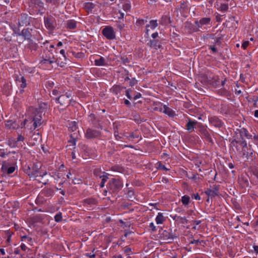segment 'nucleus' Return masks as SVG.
<instances>
[{"mask_svg":"<svg viewBox=\"0 0 258 258\" xmlns=\"http://www.w3.org/2000/svg\"><path fill=\"white\" fill-rule=\"evenodd\" d=\"M42 122V112L40 109H37L34 111V115L29 119H25L21 122V125L22 128L26 126V127L29 130L33 131L37 127H40Z\"/></svg>","mask_w":258,"mask_h":258,"instance_id":"obj_1","label":"nucleus"},{"mask_svg":"<svg viewBox=\"0 0 258 258\" xmlns=\"http://www.w3.org/2000/svg\"><path fill=\"white\" fill-rule=\"evenodd\" d=\"M234 142L241 146V153L243 158H245L247 160L252 159L254 156L253 151L251 149H248L247 143L245 140L242 139V140L239 141L234 140L232 143L234 144Z\"/></svg>","mask_w":258,"mask_h":258,"instance_id":"obj_2","label":"nucleus"},{"mask_svg":"<svg viewBox=\"0 0 258 258\" xmlns=\"http://www.w3.org/2000/svg\"><path fill=\"white\" fill-rule=\"evenodd\" d=\"M54 194V191L53 189L48 187L43 188L40 194L38 195L36 201L39 203L43 204L45 203L47 199L45 197L50 199L53 197Z\"/></svg>","mask_w":258,"mask_h":258,"instance_id":"obj_3","label":"nucleus"},{"mask_svg":"<svg viewBox=\"0 0 258 258\" xmlns=\"http://www.w3.org/2000/svg\"><path fill=\"white\" fill-rule=\"evenodd\" d=\"M42 58V59L41 61V63L43 64L48 63L51 64L56 62V59L51 52V50L47 49L44 50Z\"/></svg>","mask_w":258,"mask_h":258,"instance_id":"obj_4","label":"nucleus"},{"mask_svg":"<svg viewBox=\"0 0 258 258\" xmlns=\"http://www.w3.org/2000/svg\"><path fill=\"white\" fill-rule=\"evenodd\" d=\"M45 27L49 31H53L56 26L55 18L51 15L45 16L44 17Z\"/></svg>","mask_w":258,"mask_h":258,"instance_id":"obj_5","label":"nucleus"},{"mask_svg":"<svg viewBox=\"0 0 258 258\" xmlns=\"http://www.w3.org/2000/svg\"><path fill=\"white\" fill-rule=\"evenodd\" d=\"M176 235L171 229L165 230L161 234V238L166 241L167 243H171L173 241Z\"/></svg>","mask_w":258,"mask_h":258,"instance_id":"obj_6","label":"nucleus"},{"mask_svg":"<svg viewBox=\"0 0 258 258\" xmlns=\"http://www.w3.org/2000/svg\"><path fill=\"white\" fill-rule=\"evenodd\" d=\"M108 188L112 192H117L121 189L122 187V182L118 179L112 178L109 180Z\"/></svg>","mask_w":258,"mask_h":258,"instance_id":"obj_7","label":"nucleus"},{"mask_svg":"<svg viewBox=\"0 0 258 258\" xmlns=\"http://www.w3.org/2000/svg\"><path fill=\"white\" fill-rule=\"evenodd\" d=\"M71 94L70 93H66L65 94L60 95L55 99V101L63 106H68L71 101L70 98Z\"/></svg>","mask_w":258,"mask_h":258,"instance_id":"obj_8","label":"nucleus"},{"mask_svg":"<svg viewBox=\"0 0 258 258\" xmlns=\"http://www.w3.org/2000/svg\"><path fill=\"white\" fill-rule=\"evenodd\" d=\"M41 167V165L40 163H34L32 166L31 167L32 170V173L34 174V179H36V178L38 176H41L43 177L44 175L47 174V172L45 171L43 172L42 174H41L40 172V168Z\"/></svg>","mask_w":258,"mask_h":258,"instance_id":"obj_9","label":"nucleus"},{"mask_svg":"<svg viewBox=\"0 0 258 258\" xmlns=\"http://www.w3.org/2000/svg\"><path fill=\"white\" fill-rule=\"evenodd\" d=\"M101 132L91 128H88L86 130L85 133V137L87 139H93L100 137L101 136Z\"/></svg>","mask_w":258,"mask_h":258,"instance_id":"obj_10","label":"nucleus"},{"mask_svg":"<svg viewBox=\"0 0 258 258\" xmlns=\"http://www.w3.org/2000/svg\"><path fill=\"white\" fill-rule=\"evenodd\" d=\"M102 33L108 39L112 40L115 38L114 30L111 27L107 26L105 27L102 30Z\"/></svg>","mask_w":258,"mask_h":258,"instance_id":"obj_11","label":"nucleus"},{"mask_svg":"<svg viewBox=\"0 0 258 258\" xmlns=\"http://www.w3.org/2000/svg\"><path fill=\"white\" fill-rule=\"evenodd\" d=\"M198 127L200 128L199 131L200 133L204 137V139L209 143L213 144V140L207 130L201 123L198 125Z\"/></svg>","mask_w":258,"mask_h":258,"instance_id":"obj_12","label":"nucleus"},{"mask_svg":"<svg viewBox=\"0 0 258 258\" xmlns=\"http://www.w3.org/2000/svg\"><path fill=\"white\" fill-rule=\"evenodd\" d=\"M209 121L211 124L216 127L220 128L224 124V122L219 117L216 116L209 117Z\"/></svg>","mask_w":258,"mask_h":258,"instance_id":"obj_13","label":"nucleus"},{"mask_svg":"<svg viewBox=\"0 0 258 258\" xmlns=\"http://www.w3.org/2000/svg\"><path fill=\"white\" fill-rule=\"evenodd\" d=\"M9 163L7 161H3L2 162V171L3 173H6L8 174H10L14 172L16 169L15 166H11L8 167Z\"/></svg>","mask_w":258,"mask_h":258,"instance_id":"obj_14","label":"nucleus"},{"mask_svg":"<svg viewBox=\"0 0 258 258\" xmlns=\"http://www.w3.org/2000/svg\"><path fill=\"white\" fill-rule=\"evenodd\" d=\"M205 193L209 197H215L217 196L219 194V186L214 185L211 186V188H208L206 191Z\"/></svg>","mask_w":258,"mask_h":258,"instance_id":"obj_15","label":"nucleus"},{"mask_svg":"<svg viewBox=\"0 0 258 258\" xmlns=\"http://www.w3.org/2000/svg\"><path fill=\"white\" fill-rule=\"evenodd\" d=\"M159 111L167 114L170 117H173L175 114V112L166 105L161 104V107L159 109Z\"/></svg>","mask_w":258,"mask_h":258,"instance_id":"obj_16","label":"nucleus"},{"mask_svg":"<svg viewBox=\"0 0 258 258\" xmlns=\"http://www.w3.org/2000/svg\"><path fill=\"white\" fill-rule=\"evenodd\" d=\"M200 123H198L197 121H193L190 119H189L187 123L186 124V129L189 132L191 133L194 131L195 127H196V125H198Z\"/></svg>","mask_w":258,"mask_h":258,"instance_id":"obj_17","label":"nucleus"},{"mask_svg":"<svg viewBox=\"0 0 258 258\" xmlns=\"http://www.w3.org/2000/svg\"><path fill=\"white\" fill-rule=\"evenodd\" d=\"M16 83L19 85L20 88H24L27 86L26 80L24 76L20 75L16 79Z\"/></svg>","mask_w":258,"mask_h":258,"instance_id":"obj_18","label":"nucleus"},{"mask_svg":"<svg viewBox=\"0 0 258 258\" xmlns=\"http://www.w3.org/2000/svg\"><path fill=\"white\" fill-rule=\"evenodd\" d=\"M210 22L211 19L210 18L206 17L202 18L199 21H196L195 24L199 28H201L204 25L210 24Z\"/></svg>","mask_w":258,"mask_h":258,"instance_id":"obj_19","label":"nucleus"},{"mask_svg":"<svg viewBox=\"0 0 258 258\" xmlns=\"http://www.w3.org/2000/svg\"><path fill=\"white\" fill-rule=\"evenodd\" d=\"M5 125L9 129H17L19 126L18 123H17L15 121H13L12 120H7Z\"/></svg>","mask_w":258,"mask_h":258,"instance_id":"obj_20","label":"nucleus"},{"mask_svg":"<svg viewBox=\"0 0 258 258\" xmlns=\"http://www.w3.org/2000/svg\"><path fill=\"white\" fill-rule=\"evenodd\" d=\"M94 64L96 66H107L105 59L102 56H100L98 59H96L94 60Z\"/></svg>","mask_w":258,"mask_h":258,"instance_id":"obj_21","label":"nucleus"},{"mask_svg":"<svg viewBox=\"0 0 258 258\" xmlns=\"http://www.w3.org/2000/svg\"><path fill=\"white\" fill-rule=\"evenodd\" d=\"M148 45L150 47H153L155 49L159 48L161 47V45L158 40H150L148 43Z\"/></svg>","mask_w":258,"mask_h":258,"instance_id":"obj_22","label":"nucleus"},{"mask_svg":"<svg viewBox=\"0 0 258 258\" xmlns=\"http://www.w3.org/2000/svg\"><path fill=\"white\" fill-rule=\"evenodd\" d=\"M19 36H23L25 39H30L31 37L30 32L28 29H24L22 32L19 34Z\"/></svg>","mask_w":258,"mask_h":258,"instance_id":"obj_23","label":"nucleus"},{"mask_svg":"<svg viewBox=\"0 0 258 258\" xmlns=\"http://www.w3.org/2000/svg\"><path fill=\"white\" fill-rule=\"evenodd\" d=\"M85 205H89L90 207L97 204V201L94 198H88L84 201Z\"/></svg>","mask_w":258,"mask_h":258,"instance_id":"obj_24","label":"nucleus"},{"mask_svg":"<svg viewBox=\"0 0 258 258\" xmlns=\"http://www.w3.org/2000/svg\"><path fill=\"white\" fill-rule=\"evenodd\" d=\"M158 26V23L157 20H151L150 21V24L146 25V33L148 34L150 27L152 29H154Z\"/></svg>","mask_w":258,"mask_h":258,"instance_id":"obj_25","label":"nucleus"},{"mask_svg":"<svg viewBox=\"0 0 258 258\" xmlns=\"http://www.w3.org/2000/svg\"><path fill=\"white\" fill-rule=\"evenodd\" d=\"M155 220L157 224H161L166 220V218L163 216L162 213H159L156 216Z\"/></svg>","mask_w":258,"mask_h":258,"instance_id":"obj_26","label":"nucleus"},{"mask_svg":"<svg viewBox=\"0 0 258 258\" xmlns=\"http://www.w3.org/2000/svg\"><path fill=\"white\" fill-rule=\"evenodd\" d=\"M240 135L241 137L244 136L248 139H251L252 137L251 135L249 134L247 130L244 128H242L240 130Z\"/></svg>","mask_w":258,"mask_h":258,"instance_id":"obj_27","label":"nucleus"},{"mask_svg":"<svg viewBox=\"0 0 258 258\" xmlns=\"http://www.w3.org/2000/svg\"><path fill=\"white\" fill-rule=\"evenodd\" d=\"M67 28L70 29H75L76 27V22L73 20H70L67 21Z\"/></svg>","mask_w":258,"mask_h":258,"instance_id":"obj_28","label":"nucleus"},{"mask_svg":"<svg viewBox=\"0 0 258 258\" xmlns=\"http://www.w3.org/2000/svg\"><path fill=\"white\" fill-rule=\"evenodd\" d=\"M110 90L115 95H117L120 92L121 90V87L119 85H114L111 88Z\"/></svg>","mask_w":258,"mask_h":258,"instance_id":"obj_29","label":"nucleus"},{"mask_svg":"<svg viewBox=\"0 0 258 258\" xmlns=\"http://www.w3.org/2000/svg\"><path fill=\"white\" fill-rule=\"evenodd\" d=\"M94 174L96 176H98L100 178L103 177V176L105 175V173L104 172H102L100 169L99 168H96L94 170Z\"/></svg>","mask_w":258,"mask_h":258,"instance_id":"obj_30","label":"nucleus"},{"mask_svg":"<svg viewBox=\"0 0 258 258\" xmlns=\"http://www.w3.org/2000/svg\"><path fill=\"white\" fill-rule=\"evenodd\" d=\"M28 22L27 17L23 15L21 16V19L19 21V24L21 26L27 25Z\"/></svg>","mask_w":258,"mask_h":258,"instance_id":"obj_31","label":"nucleus"},{"mask_svg":"<svg viewBox=\"0 0 258 258\" xmlns=\"http://www.w3.org/2000/svg\"><path fill=\"white\" fill-rule=\"evenodd\" d=\"M11 153L10 151H5V149H0V157L2 158H5L6 156H8ZM12 153L15 154V151H13Z\"/></svg>","mask_w":258,"mask_h":258,"instance_id":"obj_32","label":"nucleus"},{"mask_svg":"<svg viewBox=\"0 0 258 258\" xmlns=\"http://www.w3.org/2000/svg\"><path fill=\"white\" fill-rule=\"evenodd\" d=\"M21 240L23 241H25L27 242L28 244L32 245V239L31 237L25 235L21 237Z\"/></svg>","mask_w":258,"mask_h":258,"instance_id":"obj_33","label":"nucleus"},{"mask_svg":"<svg viewBox=\"0 0 258 258\" xmlns=\"http://www.w3.org/2000/svg\"><path fill=\"white\" fill-rule=\"evenodd\" d=\"M169 22H170V18L167 16H162L160 23L162 25H166V24L169 23Z\"/></svg>","mask_w":258,"mask_h":258,"instance_id":"obj_34","label":"nucleus"},{"mask_svg":"<svg viewBox=\"0 0 258 258\" xmlns=\"http://www.w3.org/2000/svg\"><path fill=\"white\" fill-rule=\"evenodd\" d=\"M189 197L186 195H185L181 198V202L183 205H187L188 204L189 202Z\"/></svg>","mask_w":258,"mask_h":258,"instance_id":"obj_35","label":"nucleus"},{"mask_svg":"<svg viewBox=\"0 0 258 258\" xmlns=\"http://www.w3.org/2000/svg\"><path fill=\"white\" fill-rule=\"evenodd\" d=\"M176 221H179L181 223L183 224H186L188 223V221L186 219V217H181V216H178L177 217Z\"/></svg>","mask_w":258,"mask_h":258,"instance_id":"obj_36","label":"nucleus"},{"mask_svg":"<svg viewBox=\"0 0 258 258\" xmlns=\"http://www.w3.org/2000/svg\"><path fill=\"white\" fill-rule=\"evenodd\" d=\"M109 174L108 173H105V175L103 176V177H101L102 178L101 182L100 183V187H103L104 186L105 183L107 181L108 179V175Z\"/></svg>","mask_w":258,"mask_h":258,"instance_id":"obj_37","label":"nucleus"},{"mask_svg":"<svg viewBox=\"0 0 258 258\" xmlns=\"http://www.w3.org/2000/svg\"><path fill=\"white\" fill-rule=\"evenodd\" d=\"M7 144L12 148H15L17 146V142L13 139H9L8 141Z\"/></svg>","mask_w":258,"mask_h":258,"instance_id":"obj_38","label":"nucleus"},{"mask_svg":"<svg viewBox=\"0 0 258 258\" xmlns=\"http://www.w3.org/2000/svg\"><path fill=\"white\" fill-rule=\"evenodd\" d=\"M25 172L30 177L33 178L34 177V174L32 173V170L31 168L28 166L25 169Z\"/></svg>","mask_w":258,"mask_h":258,"instance_id":"obj_39","label":"nucleus"},{"mask_svg":"<svg viewBox=\"0 0 258 258\" xmlns=\"http://www.w3.org/2000/svg\"><path fill=\"white\" fill-rule=\"evenodd\" d=\"M54 220L57 222H59L62 220V214L61 212H58L54 216Z\"/></svg>","mask_w":258,"mask_h":258,"instance_id":"obj_40","label":"nucleus"},{"mask_svg":"<svg viewBox=\"0 0 258 258\" xmlns=\"http://www.w3.org/2000/svg\"><path fill=\"white\" fill-rule=\"evenodd\" d=\"M86 9L91 11L94 8L95 5L92 3H87L85 6Z\"/></svg>","mask_w":258,"mask_h":258,"instance_id":"obj_41","label":"nucleus"},{"mask_svg":"<svg viewBox=\"0 0 258 258\" xmlns=\"http://www.w3.org/2000/svg\"><path fill=\"white\" fill-rule=\"evenodd\" d=\"M228 9V6L227 4H222L221 5L219 10L222 12H225Z\"/></svg>","mask_w":258,"mask_h":258,"instance_id":"obj_42","label":"nucleus"},{"mask_svg":"<svg viewBox=\"0 0 258 258\" xmlns=\"http://www.w3.org/2000/svg\"><path fill=\"white\" fill-rule=\"evenodd\" d=\"M69 125V128H71L72 131H75L77 129V123L75 121H72Z\"/></svg>","mask_w":258,"mask_h":258,"instance_id":"obj_43","label":"nucleus"},{"mask_svg":"<svg viewBox=\"0 0 258 258\" xmlns=\"http://www.w3.org/2000/svg\"><path fill=\"white\" fill-rule=\"evenodd\" d=\"M131 8V5L130 3H125L123 5V9L125 11H130Z\"/></svg>","mask_w":258,"mask_h":258,"instance_id":"obj_44","label":"nucleus"},{"mask_svg":"<svg viewBox=\"0 0 258 258\" xmlns=\"http://www.w3.org/2000/svg\"><path fill=\"white\" fill-rule=\"evenodd\" d=\"M54 85V83L52 81H48L46 82V86L48 89L52 88Z\"/></svg>","mask_w":258,"mask_h":258,"instance_id":"obj_45","label":"nucleus"},{"mask_svg":"<svg viewBox=\"0 0 258 258\" xmlns=\"http://www.w3.org/2000/svg\"><path fill=\"white\" fill-rule=\"evenodd\" d=\"M46 3H50L52 5H56L59 3V0H45Z\"/></svg>","mask_w":258,"mask_h":258,"instance_id":"obj_46","label":"nucleus"},{"mask_svg":"<svg viewBox=\"0 0 258 258\" xmlns=\"http://www.w3.org/2000/svg\"><path fill=\"white\" fill-rule=\"evenodd\" d=\"M158 169H162L163 170H168V169H167L165 166L163 164H162L161 162H158Z\"/></svg>","mask_w":258,"mask_h":258,"instance_id":"obj_47","label":"nucleus"},{"mask_svg":"<svg viewBox=\"0 0 258 258\" xmlns=\"http://www.w3.org/2000/svg\"><path fill=\"white\" fill-rule=\"evenodd\" d=\"M187 6L186 4V3L185 2H183V3H181L180 4L179 8L180 9L184 10L187 8Z\"/></svg>","mask_w":258,"mask_h":258,"instance_id":"obj_48","label":"nucleus"},{"mask_svg":"<svg viewBox=\"0 0 258 258\" xmlns=\"http://www.w3.org/2000/svg\"><path fill=\"white\" fill-rule=\"evenodd\" d=\"M203 240H193L190 241L189 244H195L196 245H198L199 243L203 242Z\"/></svg>","mask_w":258,"mask_h":258,"instance_id":"obj_49","label":"nucleus"},{"mask_svg":"<svg viewBox=\"0 0 258 258\" xmlns=\"http://www.w3.org/2000/svg\"><path fill=\"white\" fill-rule=\"evenodd\" d=\"M254 178L255 179V182L258 183V170H255L253 172Z\"/></svg>","mask_w":258,"mask_h":258,"instance_id":"obj_50","label":"nucleus"},{"mask_svg":"<svg viewBox=\"0 0 258 258\" xmlns=\"http://www.w3.org/2000/svg\"><path fill=\"white\" fill-rule=\"evenodd\" d=\"M139 137L138 135L134 134L133 133H131L128 136H126V139H130V138H138Z\"/></svg>","mask_w":258,"mask_h":258,"instance_id":"obj_51","label":"nucleus"},{"mask_svg":"<svg viewBox=\"0 0 258 258\" xmlns=\"http://www.w3.org/2000/svg\"><path fill=\"white\" fill-rule=\"evenodd\" d=\"M111 170L114 171L121 172L122 169L118 166H113L111 168Z\"/></svg>","mask_w":258,"mask_h":258,"instance_id":"obj_52","label":"nucleus"},{"mask_svg":"<svg viewBox=\"0 0 258 258\" xmlns=\"http://www.w3.org/2000/svg\"><path fill=\"white\" fill-rule=\"evenodd\" d=\"M218 93L221 95L226 96L227 94V92L225 89H223L219 91Z\"/></svg>","mask_w":258,"mask_h":258,"instance_id":"obj_53","label":"nucleus"},{"mask_svg":"<svg viewBox=\"0 0 258 258\" xmlns=\"http://www.w3.org/2000/svg\"><path fill=\"white\" fill-rule=\"evenodd\" d=\"M149 227L151 228L152 231L155 232L156 231V228L153 222L150 223Z\"/></svg>","mask_w":258,"mask_h":258,"instance_id":"obj_54","label":"nucleus"},{"mask_svg":"<svg viewBox=\"0 0 258 258\" xmlns=\"http://www.w3.org/2000/svg\"><path fill=\"white\" fill-rule=\"evenodd\" d=\"M249 44V41H244L242 44V47H243V48L244 49H245L247 48V47L248 46Z\"/></svg>","mask_w":258,"mask_h":258,"instance_id":"obj_55","label":"nucleus"},{"mask_svg":"<svg viewBox=\"0 0 258 258\" xmlns=\"http://www.w3.org/2000/svg\"><path fill=\"white\" fill-rule=\"evenodd\" d=\"M24 139L25 138L23 136H22L21 135H19L17 138V140L16 142H17V143L18 142L23 141Z\"/></svg>","mask_w":258,"mask_h":258,"instance_id":"obj_56","label":"nucleus"},{"mask_svg":"<svg viewBox=\"0 0 258 258\" xmlns=\"http://www.w3.org/2000/svg\"><path fill=\"white\" fill-rule=\"evenodd\" d=\"M192 198H194L196 200H201V197L198 194H194L192 196Z\"/></svg>","mask_w":258,"mask_h":258,"instance_id":"obj_57","label":"nucleus"},{"mask_svg":"<svg viewBox=\"0 0 258 258\" xmlns=\"http://www.w3.org/2000/svg\"><path fill=\"white\" fill-rule=\"evenodd\" d=\"M121 61L124 64H126V63H128L129 62V60H128V59L127 57L125 58V57H121Z\"/></svg>","mask_w":258,"mask_h":258,"instance_id":"obj_58","label":"nucleus"},{"mask_svg":"<svg viewBox=\"0 0 258 258\" xmlns=\"http://www.w3.org/2000/svg\"><path fill=\"white\" fill-rule=\"evenodd\" d=\"M221 37H217L215 40V43L218 45H220L221 43Z\"/></svg>","mask_w":258,"mask_h":258,"instance_id":"obj_59","label":"nucleus"},{"mask_svg":"<svg viewBox=\"0 0 258 258\" xmlns=\"http://www.w3.org/2000/svg\"><path fill=\"white\" fill-rule=\"evenodd\" d=\"M114 137L117 140H119L121 139V137L118 135V132L115 130L114 131Z\"/></svg>","mask_w":258,"mask_h":258,"instance_id":"obj_60","label":"nucleus"},{"mask_svg":"<svg viewBox=\"0 0 258 258\" xmlns=\"http://www.w3.org/2000/svg\"><path fill=\"white\" fill-rule=\"evenodd\" d=\"M130 92H131V90L130 89H128L127 90H126L125 91V93H126V96L127 97V98L128 99H131L132 98V97H131V95H130Z\"/></svg>","mask_w":258,"mask_h":258,"instance_id":"obj_61","label":"nucleus"},{"mask_svg":"<svg viewBox=\"0 0 258 258\" xmlns=\"http://www.w3.org/2000/svg\"><path fill=\"white\" fill-rule=\"evenodd\" d=\"M209 48L210 49H211L212 50V51L214 53L217 52V48L215 47V45H213V46L211 45V46H210Z\"/></svg>","mask_w":258,"mask_h":258,"instance_id":"obj_62","label":"nucleus"},{"mask_svg":"<svg viewBox=\"0 0 258 258\" xmlns=\"http://www.w3.org/2000/svg\"><path fill=\"white\" fill-rule=\"evenodd\" d=\"M86 255L90 258H94L95 257V254L91 253H87L86 254Z\"/></svg>","mask_w":258,"mask_h":258,"instance_id":"obj_63","label":"nucleus"},{"mask_svg":"<svg viewBox=\"0 0 258 258\" xmlns=\"http://www.w3.org/2000/svg\"><path fill=\"white\" fill-rule=\"evenodd\" d=\"M52 94L55 96L59 94V91L56 89H54L52 91Z\"/></svg>","mask_w":258,"mask_h":258,"instance_id":"obj_64","label":"nucleus"}]
</instances>
